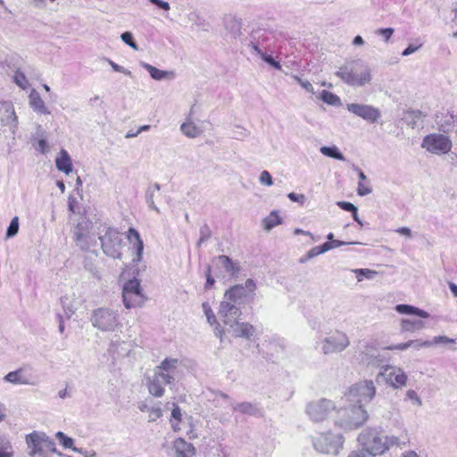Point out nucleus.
Returning a JSON list of instances; mask_svg holds the SVG:
<instances>
[{"instance_id": "1", "label": "nucleus", "mask_w": 457, "mask_h": 457, "mask_svg": "<svg viewBox=\"0 0 457 457\" xmlns=\"http://www.w3.org/2000/svg\"><path fill=\"white\" fill-rule=\"evenodd\" d=\"M256 284L252 278H247L244 284H237L226 290L220 302L219 315L228 331L235 337L251 339L256 332L255 328L248 322H238L241 316V307L248 299H253Z\"/></svg>"}, {"instance_id": "2", "label": "nucleus", "mask_w": 457, "mask_h": 457, "mask_svg": "<svg viewBox=\"0 0 457 457\" xmlns=\"http://www.w3.org/2000/svg\"><path fill=\"white\" fill-rule=\"evenodd\" d=\"M85 202H69L70 220L74 223L71 229L72 237L76 245L87 251L96 245L101 232L102 220L90 221Z\"/></svg>"}, {"instance_id": "3", "label": "nucleus", "mask_w": 457, "mask_h": 457, "mask_svg": "<svg viewBox=\"0 0 457 457\" xmlns=\"http://www.w3.org/2000/svg\"><path fill=\"white\" fill-rule=\"evenodd\" d=\"M336 76L349 86L363 87L371 81V70L365 61L356 59L342 65Z\"/></svg>"}, {"instance_id": "4", "label": "nucleus", "mask_w": 457, "mask_h": 457, "mask_svg": "<svg viewBox=\"0 0 457 457\" xmlns=\"http://www.w3.org/2000/svg\"><path fill=\"white\" fill-rule=\"evenodd\" d=\"M368 420V412L361 405L350 403L337 411L336 426L345 430L355 429Z\"/></svg>"}, {"instance_id": "5", "label": "nucleus", "mask_w": 457, "mask_h": 457, "mask_svg": "<svg viewBox=\"0 0 457 457\" xmlns=\"http://www.w3.org/2000/svg\"><path fill=\"white\" fill-rule=\"evenodd\" d=\"M90 321L94 328L103 332H114L122 327L118 312L104 307L94 310Z\"/></svg>"}, {"instance_id": "6", "label": "nucleus", "mask_w": 457, "mask_h": 457, "mask_svg": "<svg viewBox=\"0 0 457 457\" xmlns=\"http://www.w3.org/2000/svg\"><path fill=\"white\" fill-rule=\"evenodd\" d=\"M102 228L98 239L104 253L112 258L121 257L120 248L122 238L118 230L110 227L106 222L101 223Z\"/></svg>"}, {"instance_id": "7", "label": "nucleus", "mask_w": 457, "mask_h": 457, "mask_svg": "<svg viewBox=\"0 0 457 457\" xmlns=\"http://www.w3.org/2000/svg\"><path fill=\"white\" fill-rule=\"evenodd\" d=\"M314 449L325 454L337 455L344 445V436L331 432L319 433L312 438Z\"/></svg>"}, {"instance_id": "8", "label": "nucleus", "mask_w": 457, "mask_h": 457, "mask_svg": "<svg viewBox=\"0 0 457 457\" xmlns=\"http://www.w3.org/2000/svg\"><path fill=\"white\" fill-rule=\"evenodd\" d=\"M358 442L362 449L372 456L383 454L386 451L385 436L373 428L362 430L358 436Z\"/></svg>"}, {"instance_id": "9", "label": "nucleus", "mask_w": 457, "mask_h": 457, "mask_svg": "<svg viewBox=\"0 0 457 457\" xmlns=\"http://www.w3.org/2000/svg\"><path fill=\"white\" fill-rule=\"evenodd\" d=\"M350 345L349 337L341 330H335L316 343V348H320L324 355L339 353Z\"/></svg>"}, {"instance_id": "10", "label": "nucleus", "mask_w": 457, "mask_h": 457, "mask_svg": "<svg viewBox=\"0 0 457 457\" xmlns=\"http://www.w3.org/2000/svg\"><path fill=\"white\" fill-rule=\"evenodd\" d=\"M376 394V387L372 380H363L353 385L345 394L346 401L361 405L370 403Z\"/></svg>"}, {"instance_id": "11", "label": "nucleus", "mask_w": 457, "mask_h": 457, "mask_svg": "<svg viewBox=\"0 0 457 457\" xmlns=\"http://www.w3.org/2000/svg\"><path fill=\"white\" fill-rule=\"evenodd\" d=\"M122 300L127 309L142 306L146 298L138 279L133 278L125 282L122 287Z\"/></svg>"}, {"instance_id": "12", "label": "nucleus", "mask_w": 457, "mask_h": 457, "mask_svg": "<svg viewBox=\"0 0 457 457\" xmlns=\"http://www.w3.org/2000/svg\"><path fill=\"white\" fill-rule=\"evenodd\" d=\"M356 358L361 364L367 367H378L385 360L375 342H364L360 346Z\"/></svg>"}, {"instance_id": "13", "label": "nucleus", "mask_w": 457, "mask_h": 457, "mask_svg": "<svg viewBox=\"0 0 457 457\" xmlns=\"http://www.w3.org/2000/svg\"><path fill=\"white\" fill-rule=\"evenodd\" d=\"M421 147L432 154H446L451 150L452 141L443 134H430L423 138Z\"/></svg>"}, {"instance_id": "14", "label": "nucleus", "mask_w": 457, "mask_h": 457, "mask_svg": "<svg viewBox=\"0 0 457 457\" xmlns=\"http://www.w3.org/2000/svg\"><path fill=\"white\" fill-rule=\"evenodd\" d=\"M4 380L12 385H24L36 386L38 385V378L32 372L29 366H22L16 370L7 373Z\"/></svg>"}, {"instance_id": "15", "label": "nucleus", "mask_w": 457, "mask_h": 457, "mask_svg": "<svg viewBox=\"0 0 457 457\" xmlns=\"http://www.w3.org/2000/svg\"><path fill=\"white\" fill-rule=\"evenodd\" d=\"M179 363V361L176 358H166L160 365L155 367L154 374L157 376L163 384L170 385L175 380L178 375Z\"/></svg>"}, {"instance_id": "16", "label": "nucleus", "mask_w": 457, "mask_h": 457, "mask_svg": "<svg viewBox=\"0 0 457 457\" xmlns=\"http://www.w3.org/2000/svg\"><path fill=\"white\" fill-rule=\"evenodd\" d=\"M335 409V404L327 399H320L310 403L306 407V412L314 422L324 420L328 414Z\"/></svg>"}, {"instance_id": "17", "label": "nucleus", "mask_w": 457, "mask_h": 457, "mask_svg": "<svg viewBox=\"0 0 457 457\" xmlns=\"http://www.w3.org/2000/svg\"><path fill=\"white\" fill-rule=\"evenodd\" d=\"M346 109L353 114L361 117V119L375 123L380 118V111L371 105L363 104H348Z\"/></svg>"}, {"instance_id": "18", "label": "nucleus", "mask_w": 457, "mask_h": 457, "mask_svg": "<svg viewBox=\"0 0 457 457\" xmlns=\"http://www.w3.org/2000/svg\"><path fill=\"white\" fill-rule=\"evenodd\" d=\"M378 376L384 377L394 388H400L406 385V374L402 369L395 366H383Z\"/></svg>"}, {"instance_id": "19", "label": "nucleus", "mask_w": 457, "mask_h": 457, "mask_svg": "<svg viewBox=\"0 0 457 457\" xmlns=\"http://www.w3.org/2000/svg\"><path fill=\"white\" fill-rule=\"evenodd\" d=\"M0 114L1 125L9 127L11 132L14 135L18 129V117L13 104L11 102H2L0 104Z\"/></svg>"}, {"instance_id": "20", "label": "nucleus", "mask_w": 457, "mask_h": 457, "mask_svg": "<svg viewBox=\"0 0 457 457\" xmlns=\"http://www.w3.org/2000/svg\"><path fill=\"white\" fill-rule=\"evenodd\" d=\"M127 238L132 245V249L135 252L132 262L135 263L141 262L144 244L140 238L139 233L135 228H130L128 231Z\"/></svg>"}, {"instance_id": "21", "label": "nucleus", "mask_w": 457, "mask_h": 457, "mask_svg": "<svg viewBox=\"0 0 457 457\" xmlns=\"http://www.w3.org/2000/svg\"><path fill=\"white\" fill-rule=\"evenodd\" d=\"M47 440V436L43 432L34 431L26 436V443L30 449L29 454L34 456L42 452L41 444Z\"/></svg>"}, {"instance_id": "22", "label": "nucleus", "mask_w": 457, "mask_h": 457, "mask_svg": "<svg viewBox=\"0 0 457 457\" xmlns=\"http://www.w3.org/2000/svg\"><path fill=\"white\" fill-rule=\"evenodd\" d=\"M254 40L255 41H250V43L248 44V46L254 53H256L263 62L270 64L271 67L275 68L276 70L280 71L282 69L280 63L278 61H276L271 55L267 54L264 51H262L261 49V46H263V43L260 42V37L258 38H256V37H254Z\"/></svg>"}, {"instance_id": "23", "label": "nucleus", "mask_w": 457, "mask_h": 457, "mask_svg": "<svg viewBox=\"0 0 457 457\" xmlns=\"http://www.w3.org/2000/svg\"><path fill=\"white\" fill-rule=\"evenodd\" d=\"M130 341L112 340L110 345V352L116 354L118 358L129 356L132 350Z\"/></svg>"}, {"instance_id": "24", "label": "nucleus", "mask_w": 457, "mask_h": 457, "mask_svg": "<svg viewBox=\"0 0 457 457\" xmlns=\"http://www.w3.org/2000/svg\"><path fill=\"white\" fill-rule=\"evenodd\" d=\"M140 65L149 72L153 79H173L175 78V73L173 71L159 70L145 62H140Z\"/></svg>"}, {"instance_id": "25", "label": "nucleus", "mask_w": 457, "mask_h": 457, "mask_svg": "<svg viewBox=\"0 0 457 457\" xmlns=\"http://www.w3.org/2000/svg\"><path fill=\"white\" fill-rule=\"evenodd\" d=\"M29 104L35 112L41 114H50L49 109L46 106L39 93L35 89H32L29 95Z\"/></svg>"}, {"instance_id": "26", "label": "nucleus", "mask_w": 457, "mask_h": 457, "mask_svg": "<svg viewBox=\"0 0 457 457\" xmlns=\"http://www.w3.org/2000/svg\"><path fill=\"white\" fill-rule=\"evenodd\" d=\"M174 448L178 457H190L195 453L194 445L191 443H187L183 438L175 440Z\"/></svg>"}, {"instance_id": "27", "label": "nucleus", "mask_w": 457, "mask_h": 457, "mask_svg": "<svg viewBox=\"0 0 457 457\" xmlns=\"http://www.w3.org/2000/svg\"><path fill=\"white\" fill-rule=\"evenodd\" d=\"M56 438L62 445L64 448L71 449L74 452L79 453L84 455V457H94L96 453L93 452L91 454H88L87 451H84L82 448H77L74 446V441L72 438L67 436L63 432H57L55 434Z\"/></svg>"}, {"instance_id": "28", "label": "nucleus", "mask_w": 457, "mask_h": 457, "mask_svg": "<svg viewBox=\"0 0 457 457\" xmlns=\"http://www.w3.org/2000/svg\"><path fill=\"white\" fill-rule=\"evenodd\" d=\"M56 168L66 174L72 171V162L70 154L64 149L60 151L59 156L55 160Z\"/></svg>"}, {"instance_id": "29", "label": "nucleus", "mask_w": 457, "mask_h": 457, "mask_svg": "<svg viewBox=\"0 0 457 457\" xmlns=\"http://www.w3.org/2000/svg\"><path fill=\"white\" fill-rule=\"evenodd\" d=\"M232 410L234 411L240 412L242 414H247L251 416L262 415L261 410L254 403L243 402L232 404Z\"/></svg>"}, {"instance_id": "30", "label": "nucleus", "mask_w": 457, "mask_h": 457, "mask_svg": "<svg viewBox=\"0 0 457 457\" xmlns=\"http://www.w3.org/2000/svg\"><path fill=\"white\" fill-rule=\"evenodd\" d=\"M425 115L420 110L407 111L403 120L412 129L423 127V118Z\"/></svg>"}, {"instance_id": "31", "label": "nucleus", "mask_w": 457, "mask_h": 457, "mask_svg": "<svg viewBox=\"0 0 457 457\" xmlns=\"http://www.w3.org/2000/svg\"><path fill=\"white\" fill-rule=\"evenodd\" d=\"M165 385L166 384H163V382L154 374L147 382V388L149 393L154 397H162L164 395Z\"/></svg>"}, {"instance_id": "32", "label": "nucleus", "mask_w": 457, "mask_h": 457, "mask_svg": "<svg viewBox=\"0 0 457 457\" xmlns=\"http://www.w3.org/2000/svg\"><path fill=\"white\" fill-rule=\"evenodd\" d=\"M395 311L400 314L416 315L420 318H428L429 313L409 304H397Z\"/></svg>"}, {"instance_id": "33", "label": "nucleus", "mask_w": 457, "mask_h": 457, "mask_svg": "<svg viewBox=\"0 0 457 457\" xmlns=\"http://www.w3.org/2000/svg\"><path fill=\"white\" fill-rule=\"evenodd\" d=\"M217 261L220 264V266L224 269V270L229 275L233 276L238 273L239 265L237 262H234L229 257L226 255H219L217 257Z\"/></svg>"}, {"instance_id": "34", "label": "nucleus", "mask_w": 457, "mask_h": 457, "mask_svg": "<svg viewBox=\"0 0 457 457\" xmlns=\"http://www.w3.org/2000/svg\"><path fill=\"white\" fill-rule=\"evenodd\" d=\"M425 323L420 320L403 319L401 320L402 332H415L424 328Z\"/></svg>"}, {"instance_id": "35", "label": "nucleus", "mask_w": 457, "mask_h": 457, "mask_svg": "<svg viewBox=\"0 0 457 457\" xmlns=\"http://www.w3.org/2000/svg\"><path fill=\"white\" fill-rule=\"evenodd\" d=\"M180 130L186 137L190 138L197 137L202 133V129L190 120L189 118L181 124Z\"/></svg>"}, {"instance_id": "36", "label": "nucleus", "mask_w": 457, "mask_h": 457, "mask_svg": "<svg viewBox=\"0 0 457 457\" xmlns=\"http://www.w3.org/2000/svg\"><path fill=\"white\" fill-rule=\"evenodd\" d=\"M282 220L277 211H272L267 217H265L262 225L264 230L270 231L276 226L281 224Z\"/></svg>"}, {"instance_id": "37", "label": "nucleus", "mask_w": 457, "mask_h": 457, "mask_svg": "<svg viewBox=\"0 0 457 457\" xmlns=\"http://www.w3.org/2000/svg\"><path fill=\"white\" fill-rule=\"evenodd\" d=\"M61 303L63 308L66 319H71V316L75 313L76 310L78 309L77 303H74L70 296L66 295L61 298Z\"/></svg>"}, {"instance_id": "38", "label": "nucleus", "mask_w": 457, "mask_h": 457, "mask_svg": "<svg viewBox=\"0 0 457 457\" xmlns=\"http://www.w3.org/2000/svg\"><path fill=\"white\" fill-rule=\"evenodd\" d=\"M329 251V246L325 245L324 244L319 246L312 247L310 249L305 255L302 256L299 260L300 263H305L309 260Z\"/></svg>"}, {"instance_id": "39", "label": "nucleus", "mask_w": 457, "mask_h": 457, "mask_svg": "<svg viewBox=\"0 0 457 457\" xmlns=\"http://www.w3.org/2000/svg\"><path fill=\"white\" fill-rule=\"evenodd\" d=\"M320 152L328 157L338 160V161H345V158L344 154L340 152L339 148L337 145H331V146H321L320 149Z\"/></svg>"}, {"instance_id": "40", "label": "nucleus", "mask_w": 457, "mask_h": 457, "mask_svg": "<svg viewBox=\"0 0 457 457\" xmlns=\"http://www.w3.org/2000/svg\"><path fill=\"white\" fill-rule=\"evenodd\" d=\"M226 28L231 38L237 39L241 35V23L235 18H230L227 21Z\"/></svg>"}, {"instance_id": "41", "label": "nucleus", "mask_w": 457, "mask_h": 457, "mask_svg": "<svg viewBox=\"0 0 457 457\" xmlns=\"http://www.w3.org/2000/svg\"><path fill=\"white\" fill-rule=\"evenodd\" d=\"M320 98L323 102L329 105L339 106L341 104L340 98L332 92L323 90L320 93Z\"/></svg>"}, {"instance_id": "42", "label": "nucleus", "mask_w": 457, "mask_h": 457, "mask_svg": "<svg viewBox=\"0 0 457 457\" xmlns=\"http://www.w3.org/2000/svg\"><path fill=\"white\" fill-rule=\"evenodd\" d=\"M353 272L357 275L356 278L359 282L362 280L363 277L368 279H373L378 274V271L370 269H355L353 270Z\"/></svg>"}, {"instance_id": "43", "label": "nucleus", "mask_w": 457, "mask_h": 457, "mask_svg": "<svg viewBox=\"0 0 457 457\" xmlns=\"http://www.w3.org/2000/svg\"><path fill=\"white\" fill-rule=\"evenodd\" d=\"M254 37H256V38H258L260 37V42L263 43V46H261V49L262 51L270 46L269 41L271 38V36L267 31H264V30L255 31L254 33L252 34L251 41H255Z\"/></svg>"}, {"instance_id": "44", "label": "nucleus", "mask_w": 457, "mask_h": 457, "mask_svg": "<svg viewBox=\"0 0 457 457\" xmlns=\"http://www.w3.org/2000/svg\"><path fill=\"white\" fill-rule=\"evenodd\" d=\"M337 204L341 209L353 212V220L359 224H361V221L358 217L357 207L354 206L351 202H337Z\"/></svg>"}, {"instance_id": "45", "label": "nucleus", "mask_w": 457, "mask_h": 457, "mask_svg": "<svg viewBox=\"0 0 457 457\" xmlns=\"http://www.w3.org/2000/svg\"><path fill=\"white\" fill-rule=\"evenodd\" d=\"M385 444L386 445V451L392 446L403 448L406 445L405 441H402L399 437L395 436H386Z\"/></svg>"}, {"instance_id": "46", "label": "nucleus", "mask_w": 457, "mask_h": 457, "mask_svg": "<svg viewBox=\"0 0 457 457\" xmlns=\"http://www.w3.org/2000/svg\"><path fill=\"white\" fill-rule=\"evenodd\" d=\"M202 308H203V311H204V314L206 316L207 322L210 325L216 324L217 319H216V316L213 313V312H212L209 303H207V302L203 303Z\"/></svg>"}, {"instance_id": "47", "label": "nucleus", "mask_w": 457, "mask_h": 457, "mask_svg": "<svg viewBox=\"0 0 457 457\" xmlns=\"http://www.w3.org/2000/svg\"><path fill=\"white\" fill-rule=\"evenodd\" d=\"M13 79L14 82L22 89H26L29 85L25 74L20 71H15Z\"/></svg>"}, {"instance_id": "48", "label": "nucleus", "mask_w": 457, "mask_h": 457, "mask_svg": "<svg viewBox=\"0 0 457 457\" xmlns=\"http://www.w3.org/2000/svg\"><path fill=\"white\" fill-rule=\"evenodd\" d=\"M19 231V218L17 216L13 217L11 220V223L6 230V237L11 238L17 235Z\"/></svg>"}, {"instance_id": "49", "label": "nucleus", "mask_w": 457, "mask_h": 457, "mask_svg": "<svg viewBox=\"0 0 457 457\" xmlns=\"http://www.w3.org/2000/svg\"><path fill=\"white\" fill-rule=\"evenodd\" d=\"M120 38L121 40L128 46H129L131 48L135 49V50H137L138 49V46L137 44L135 42L134 40V37H133V35L131 32L129 31H126L124 33L121 34L120 36Z\"/></svg>"}, {"instance_id": "50", "label": "nucleus", "mask_w": 457, "mask_h": 457, "mask_svg": "<svg viewBox=\"0 0 457 457\" xmlns=\"http://www.w3.org/2000/svg\"><path fill=\"white\" fill-rule=\"evenodd\" d=\"M212 236L211 228L207 225H204L200 228V238L197 242V246H200L203 243L208 240Z\"/></svg>"}, {"instance_id": "51", "label": "nucleus", "mask_w": 457, "mask_h": 457, "mask_svg": "<svg viewBox=\"0 0 457 457\" xmlns=\"http://www.w3.org/2000/svg\"><path fill=\"white\" fill-rule=\"evenodd\" d=\"M104 60L109 63V65L112 68V70L114 71L120 72V73H123L126 76L132 77V73H131V71L129 70H128V69H126V68L117 64L116 62H114L113 61H112L109 58H104Z\"/></svg>"}, {"instance_id": "52", "label": "nucleus", "mask_w": 457, "mask_h": 457, "mask_svg": "<svg viewBox=\"0 0 457 457\" xmlns=\"http://www.w3.org/2000/svg\"><path fill=\"white\" fill-rule=\"evenodd\" d=\"M0 457H13V451L12 445L9 442H4L0 445Z\"/></svg>"}, {"instance_id": "53", "label": "nucleus", "mask_w": 457, "mask_h": 457, "mask_svg": "<svg viewBox=\"0 0 457 457\" xmlns=\"http://www.w3.org/2000/svg\"><path fill=\"white\" fill-rule=\"evenodd\" d=\"M395 29L393 28L378 29L375 31L376 35L382 36L386 42H388L393 36Z\"/></svg>"}, {"instance_id": "54", "label": "nucleus", "mask_w": 457, "mask_h": 457, "mask_svg": "<svg viewBox=\"0 0 457 457\" xmlns=\"http://www.w3.org/2000/svg\"><path fill=\"white\" fill-rule=\"evenodd\" d=\"M293 78L307 92H310V93H312V94L314 93V88H313V87H312V83L310 81L303 80L300 77H298L297 75H294Z\"/></svg>"}, {"instance_id": "55", "label": "nucleus", "mask_w": 457, "mask_h": 457, "mask_svg": "<svg viewBox=\"0 0 457 457\" xmlns=\"http://www.w3.org/2000/svg\"><path fill=\"white\" fill-rule=\"evenodd\" d=\"M148 412H149L148 421H150V422L155 421L162 414V411L160 407H151L148 410Z\"/></svg>"}, {"instance_id": "56", "label": "nucleus", "mask_w": 457, "mask_h": 457, "mask_svg": "<svg viewBox=\"0 0 457 457\" xmlns=\"http://www.w3.org/2000/svg\"><path fill=\"white\" fill-rule=\"evenodd\" d=\"M37 151L41 154H46L49 151V145L46 137L38 138L37 145L35 147Z\"/></svg>"}, {"instance_id": "57", "label": "nucleus", "mask_w": 457, "mask_h": 457, "mask_svg": "<svg viewBox=\"0 0 457 457\" xmlns=\"http://www.w3.org/2000/svg\"><path fill=\"white\" fill-rule=\"evenodd\" d=\"M406 397L412 401L413 403L417 404L418 406H421L422 405V401L420 399V397L418 395V394L414 391V390H408L406 392Z\"/></svg>"}, {"instance_id": "58", "label": "nucleus", "mask_w": 457, "mask_h": 457, "mask_svg": "<svg viewBox=\"0 0 457 457\" xmlns=\"http://www.w3.org/2000/svg\"><path fill=\"white\" fill-rule=\"evenodd\" d=\"M260 182L262 185H267V186L272 185V183H273L272 177L269 171H267V170L262 171V173L260 175Z\"/></svg>"}, {"instance_id": "59", "label": "nucleus", "mask_w": 457, "mask_h": 457, "mask_svg": "<svg viewBox=\"0 0 457 457\" xmlns=\"http://www.w3.org/2000/svg\"><path fill=\"white\" fill-rule=\"evenodd\" d=\"M410 342H412V347L415 349H420L421 347H429L433 345V343L431 341H421V340H410Z\"/></svg>"}, {"instance_id": "60", "label": "nucleus", "mask_w": 457, "mask_h": 457, "mask_svg": "<svg viewBox=\"0 0 457 457\" xmlns=\"http://www.w3.org/2000/svg\"><path fill=\"white\" fill-rule=\"evenodd\" d=\"M433 343V345H437V344H453L454 343V340L452 339V338H449L445 336H437V337H435L433 341H431Z\"/></svg>"}, {"instance_id": "61", "label": "nucleus", "mask_w": 457, "mask_h": 457, "mask_svg": "<svg viewBox=\"0 0 457 457\" xmlns=\"http://www.w3.org/2000/svg\"><path fill=\"white\" fill-rule=\"evenodd\" d=\"M149 2L154 5H156L159 9L169 11L170 9V5L168 2L162 0H149Z\"/></svg>"}, {"instance_id": "62", "label": "nucleus", "mask_w": 457, "mask_h": 457, "mask_svg": "<svg viewBox=\"0 0 457 457\" xmlns=\"http://www.w3.org/2000/svg\"><path fill=\"white\" fill-rule=\"evenodd\" d=\"M411 345H412V342L408 341V342H405V343H401V344L390 345L386 349H388V350H401V351H403V350L408 349Z\"/></svg>"}, {"instance_id": "63", "label": "nucleus", "mask_w": 457, "mask_h": 457, "mask_svg": "<svg viewBox=\"0 0 457 457\" xmlns=\"http://www.w3.org/2000/svg\"><path fill=\"white\" fill-rule=\"evenodd\" d=\"M370 193V187L364 184L363 182L360 181L358 185V195L360 196L367 195Z\"/></svg>"}, {"instance_id": "64", "label": "nucleus", "mask_w": 457, "mask_h": 457, "mask_svg": "<svg viewBox=\"0 0 457 457\" xmlns=\"http://www.w3.org/2000/svg\"><path fill=\"white\" fill-rule=\"evenodd\" d=\"M206 284L205 289H209L215 282L214 278L211 275V266L208 265L205 271Z\"/></svg>"}]
</instances>
